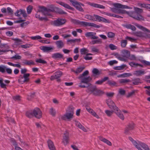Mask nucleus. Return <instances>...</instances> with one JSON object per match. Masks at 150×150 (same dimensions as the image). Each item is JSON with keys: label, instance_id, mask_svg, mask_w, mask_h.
Instances as JSON below:
<instances>
[{"label": "nucleus", "instance_id": "nucleus-4", "mask_svg": "<svg viewBox=\"0 0 150 150\" xmlns=\"http://www.w3.org/2000/svg\"><path fill=\"white\" fill-rule=\"evenodd\" d=\"M74 114V110L71 109L70 110L67 111L65 114L61 116V118L63 120H69L73 118Z\"/></svg>", "mask_w": 150, "mask_h": 150}, {"label": "nucleus", "instance_id": "nucleus-55", "mask_svg": "<svg viewBox=\"0 0 150 150\" xmlns=\"http://www.w3.org/2000/svg\"><path fill=\"white\" fill-rule=\"evenodd\" d=\"M36 62L37 63H40L42 64H45L47 63V62L41 59H36Z\"/></svg>", "mask_w": 150, "mask_h": 150}, {"label": "nucleus", "instance_id": "nucleus-33", "mask_svg": "<svg viewBox=\"0 0 150 150\" xmlns=\"http://www.w3.org/2000/svg\"><path fill=\"white\" fill-rule=\"evenodd\" d=\"M108 79V77L106 76L101 80H98L96 82L95 84L98 85H101L103 83Z\"/></svg>", "mask_w": 150, "mask_h": 150}, {"label": "nucleus", "instance_id": "nucleus-30", "mask_svg": "<svg viewBox=\"0 0 150 150\" xmlns=\"http://www.w3.org/2000/svg\"><path fill=\"white\" fill-rule=\"evenodd\" d=\"M70 1L73 6L76 8H77L79 4H81V6H84L83 4L73 0H70Z\"/></svg>", "mask_w": 150, "mask_h": 150}, {"label": "nucleus", "instance_id": "nucleus-6", "mask_svg": "<svg viewBox=\"0 0 150 150\" xmlns=\"http://www.w3.org/2000/svg\"><path fill=\"white\" fill-rule=\"evenodd\" d=\"M69 133L66 131L64 133L63 136L62 143L66 146L69 143Z\"/></svg>", "mask_w": 150, "mask_h": 150}, {"label": "nucleus", "instance_id": "nucleus-14", "mask_svg": "<svg viewBox=\"0 0 150 150\" xmlns=\"http://www.w3.org/2000/svg\"><path fill=\"white\" fill-rule=\"evenodd\" d=\"M134 127V124L132 122L129 124L127 127L126 128L125 131V133L127 134L128 132L129 131L133 129Z\"/></svg>", "mask_w": 150, "mask_h": 150}, {"label": "nucleus", "instance_id": "nucleus-9", "mask_svg": "<svg viewBox=\"0 0 150 150\" xmlns=\"http://www.w3.org/2000/svg\"><path fill=\"white\" fill-rule=\"evenodd\" d=\"M79 23L83 26L93 27L94 28H99L100 27V26L99 25H97L96 24L92 23H88L84 21H80Z\"/></svg>", "mask_w": 150, "mask_h": 150}, {"label": "nucleus", "instance_id": "nucleus-52", "mask_svg": "<svg viewBox=\"0 0 150 150\" xmlns=\"http://www.w3.org/2000/svg\"><path fill=\"white\" fill-rule=\"evenodd\" d=\"M92 73L94 75H99L100 74L98 70L96 68H94L93 69Z\"/></svg>", "mask_w": 150, "mask_h": 150}, {"label": "nucleus", "instance_id": "nucleus-8", "mask_svg": "<svg viewBox=\"0 0 150 150\" xmlns=\"http://www.w3.org/2000/svg\"><path fill=\"white\" fill-rule=\"evenodd\" d=\"M66 22V20L65 19L59 18L54 21L53 24L54 26H59L64 24Z\"/></svg>", "mask_w": 150, "mask_h": 150}, {"label": "nucleus", "instance_id": "nucleus-63", "mask_svg": "<svg viewBox=\"0 0 150 150\" xmlns=\"http://www.w3.org/2000/svg\"><path fill=\"white\" fill-rule=\"evenodd\" d=\"M35 95V93H31L30 95H28V96L27 99L28 100H30L32 98H33Z\"/></svg>", "mask_w": 150, "mask_h": 150}, {"label": "nucleus", "instance_id": "nucleus-37", "mask_svg": "<svg viewBox=\"0 0 150 150\" xmlns=\"http://www.w3.org/2000/svg\"><path fill=\"white\" fill-rule=\"evenodd\" d=\"M76 125L80 129L82 130L85 132H86L87 130L79 122H77L76 123Z\"/></svg>", "mask_w": 150, "mask_h": 150}, {"label": "nucleus", "instance_id": "nucleus-58", "mask_svg": "<svg viewBox=\"0 0 150 150\" xmlns=\"http://www.w3.org/2000/svg\"><path fill=\"white\" fill-rule=\"evenodd\" d=\"M33 9V7L30 5L27 8V12L28 14H30Z\"/></svg>", "mask_w": 150, "mask_h": 150}, {"label": "nucleus", "instance_id": "nucleus-10", "mask_svg": "<svg viewBox=\"0 0 150 150\" xmlns=\"http://www.w3.org/2000/svg\"><path fill=\"white\" fill-rule=\"evenodd\" d=\"M12 71L11 69L8 68L5 66H0V72L2 73H4L6 71L7 74H11L12 73Z\"/></svg>", "mask_w": 150, "mask_h": 150}, {"label": "nucleus", "instance_id": "nucleus-27", "mask_svg": "<svg viewBox=\"0 0 150 150\" xmlns=\"http://www.w3.org/2000/svg\"><path fill=\"white\" fill-rule=\"evenodd\" d=\"M114 6L115 7L117 8L128 9L129 8V7L127 6L122 5L121 4L119 3H115L114 4Z\"/></svg>", "mask_w": 150, "mask_h": 150}, {"label": "nucleus", "instance_id": "nucleus-39", "mask_svg": "<svg viewBox=\"0 0 150 150\" xmlns=\"http://www.w3.org/2000/svg\"><path fill=\"white\" fill-rule=\"evenodd\" d=\"M80 52L81 53V54L82 55L83 54H86L87 53H88L89 52L88 50L85 48H83L82 49H81L80 50Z\"/></svg>", "mask_w": 150, "mask_h": 150}, {"label": "nucleus", "instance_id": "nucleus-64", "mask_svg": "<svg viewBox=\"0 0 150 150\" xmlns=\"http://www.w3.org/2000/svg\"><path fill=\"white\" fill-rule=\"evenodd\" d=\"M109 47L110 49L112 50H115L117 48V47L112 44H110Z\"/></svg>", "mask_w": 150, "mask_h": 150}, {"label": "nucleus", "instance_id": "nucleus-59", "mask_svg": "<svg viewBox=\"0 0 150 150\" xmlns=\"http://www.w3.org/2000/svg\"><path fill=\"white\" fill-rule=\"evenodd\" d=\"M33 45L32 44H26L25 45H21V47L24 48H29L32 47Z\"/></svg>", "mask_w": 150, "mask_h": 150}, {"label": "nucleus", "instance_id": "nucleus-12", "mask_svg": "<svg viewBox=\"0 0 150 150\" xmlns=\"http://www.w3.org/2000/svg\"><path fill=\"white\" fill-rule=\"evenodd\" d=\"M106 103L109 108L113 110H115L116 109H118V107L115 105L113 101L111 100H107Z\"/></svg>", "mask_w": 150, "mask_h": 150}, {"label": "nucleus", "instance_id": "nucleus-36", "mask_svg": "<svg viewBox=\"0 0 150 150\" xmlns=\"http://www.w3.org/2000/svg\"><path fill=\"white\" fill-rule=\"evenodd\" d=\"M84 68L85 67H80L77 68L76 71L72 70V71L76 74H78L82 72Z\"/></svg>", "mask_w": 150, "mask_h": 150}, {"label": "nucleus", "instance_id": "nucleus-26", "mask_svg": "<svg viewBox=\"0 0 150 150\" xmlns=\"http://www.w3.org/2000/svg\"><path fill=\"white\" fill-rule=\"evenodd\" d=\"M22 63L25 65H35V63L33 61L30 60H28L25 59H23L22 60Z\"/></svg>", "mask_w": 150, "mask_h": 150}, {"label": "nucleus", "instance_id": "nucleus-22", "mask_svg": "<svg viewBox=\"0 0 150 150\" xmlns=\"http://www.w3.org/2000/svg\"><path fill=\"white\" fill-rule=\"evenodd\" d=\"M47 142L48 147L50 150H55L54 143L51 140H48Z\"/></svg>", "mask_w": 150, "mask_h": 150}, {"label": "nucleus", "instance_id": "nucleus-54", "mask_svg": "<svg viewBox=\"0 0 150 150\" xmlns=\"http://www.w3.org/2000/svg\"><path fill=\"white\" fill-rule=\"evenodd\" d=\"M114 110L111 111L108 110H106L105 111V113L107 115L108 117L111 116L113 114Z\"/></svg>", "mask_w": 150, "mask_h": 150}, {"label": "nucleus", "instance_id": "nucleus-7", "mask_svg": "<svg viewBox=\"0 0 150 150\" xmlns=\"http://www.w3.org/2000/svg\"><path fill=\"white\" fill-rule=\"evenodd\" d=\"M62 75V71H59L55 72L54 74L51 76L50 77V80L51 81L53 80L54 79H57V81L58 82L60 81V79H58Z\"/></svg>", "mask_w": 150, "mask_h": 150}, {"label": "nucleus", "instance_id": "nucleus-13", "mask_svg": "<svg viewBox=\"0 0 150 150\" xmlns=\"http://www.w3.org/2000/svg\"><path fill=\"white\" fill-rule=\"evenodd\" d=\"M86 109L87 111L92 115L93 116L97 119H99L100 117L97 113L90 107L86 106Z\"/></svg>", "mask_w": 150, "mask_h": 150}, {"label": "nucleus", "instance_id": "nucleus-16", "mask_svg": "<svg viewBox=\"0 0 150 150\" xmlns=\"http://www.w3.org/2000/svg\"><path fill=\"white\" fill-rule=\"evenodd\" d=\"M114 112L117 116L122 120H123L124 119V117L122 114L120 110L118 108L117 109H116L114 110Z\"/></svg>", "mask_w": 150, "mask_h": 150}, {"label": "nucleus", "instance_id": "nucleus-41", "mask_svg": "<svg viewBox=\"0 0 150 150\" xmlns=\"http://www.w3.org/2000/svg\"><path fill=\"white\" fill-rule=\"evenodd\" d=\"M130 81H131L130 80L126 79H122L119 80L120 83L123 84H125Z\"/></svg>", "mask_w": 150, "mask_h": 150}, {"label": "nucleus", "instance_id": "nucleus-11", "mask_svg": "<svg viewBox=\"0 0 150 150\" xmlns=\"http://www.w3.org/2000/svg\"><path fill=\"white\" fill-rule=\"evenodd\" d=\"M34 116L37 118H40L42 117V113L40 110L36 108L33 110Z\"/></svg>", "mask_w": 150, "mask_h": 150}, {"label": "nucleus", "instance_id": "nucleus-23", "mask_svg": "<svg viewBox=\"0 0 150 150\" xmlns=\"http://www.w3.org/2000/svg\"><path fill=\"white\" fill-rule=\"evenodd\" d=\"M63 55L60 53H55L52 54V57L54 59H60L63 58Z\"/></svg>", "mask_w": 150, "mask_h": 150}, {"label": "nucleus", "instance_id": "nucleus-46", "mask_svg": "<svg viewBox=\"0 0 150 150\" xmlns=\"http://www.w3.org/2000/svg\"><path fill=\"white\" fill-rule=\"evenodd\" d=\"M50 114L53 116H54L56 114L55 110L53 108H50L49 110Z\"/></svg>", "mask_w": 150, "mask_h": 150}, {"label": "nucleus", "instance_id": "nucleus-1", "mask_svg": "<svg viewBox=\"0 0 150 150\" xmlns=\"http://www.w3.org/2000/svg\"><path fill=\"white\" fill-rule=\"evenodd\" d=\"M88 71L86 70L84 72L83 74L80 75L78 78L81 80V83L79 86L81 88L88 87L86 91L89 92H91V93H93L95 91L96 89V86H90L91 84L88 83L92 80V78L90 76H86V75L88 74Z\"/></svg>", "mask_w": 150, "mask_h": 150}, {"label": "nucleus", "instance_id": "nucleus-25", "mask_svg": "<svg viewBox=\"0 0 150 150\" xmlns=\"http://www.w3.org/2000/svg\"><path fill=\"white\" fill-rule=\"evenodd\" d=\"M40 10L39 11V12H41L44 14L45 15H50L49 13H47V8L43 6H40L39 7Z\"/></svg>", "mask_w": 150, "mask_h": 150}, {"label": "nucleus", "instance_id": "nucleus-3", "mask_svg": "<svg viewBox=\"0 0 150 150\" xmlns=\"http://www.w3.org/2000/svg\"><path fill=\"white\" fill-rule=\"evenodd\" d=\"M129 139L132 142L133 144L138 150H143L140 148V146H141L145 150H149V148L148 146L145 144L141 142H139L138 143H137L130 137H129Z\"/></svg>", "mask_w": 150, "mask_h": 150}, {"label": "nucleus", "instance_id": "nucleus-47", "mask_svg": "<svg viewBox=\"0 0 150 150\" xmlns=\"http://www.w3.org/2000/svg\"><path fill=\"white\" fill-rule=\"evenodd\" d=\"M126 27L128 29H129L133 31L135 30L136 28L135 27L131 24H128L126 25Z\"/></svg>", "mask_w": 150, "mask_h": 150}, {"label": "nucleus", "instance_id": "nucleus-57", "mask_svg": "<svg viewBox=\"0 0 150 150\" xmlns=\"http://www.w3.org/2000/svg\"><path fill=\"white\" fill-rule=\"evenodd\" d=\"M30 38L33 40H38L42 38L39 35H36L35 36H32L30 37Z\"/></svg>", "mask_w": 150, "mask_h": 150}, {"label": "nucleus", "instance_id": "nucleus-18", "mask_svg": "<svg viewBox=\"0 0 150 150\" xmlns=\"http://www.w3.org/2000/svg\"><path fill=\"white\" fill-rule=\"evenodd\" d=\"M93 16L96 19V20H95V21H102L104 22H107L108 21L106 19L98 15L94 14Z\"/></svg>", "mask_w": 150, "mask_h": 150}, {"label": "nucleus", "instance_id": "nucleus-17", "mask_svg": "<svg viewBox=\"0 0 150 150\" xmlns=\"http://www.w3.org/2000/svg\"><path fill=\"white\" fill-rule=\"evenodd\" d=\"M134 25L138 28L140 30H142L144 32H146L148 33H150V30H149L147 29L146 28L144 27L139 24L137 23H135L134 24Z\"/></svg>", "mask_w": 150, "mask_h": 150}, {"label": "nucleus", "instance_id": "nucleus-19", "mask_svg": "<svg viewBox=\"0 0 150 150\" xmlns=\"http://www.w3.org/2000/svg\"><path fill=\"white\" fill-rule=\"evenodd\" d=\"M21 14H23V16L24 17L26 16V14L25 11L22 10H17L16 12L15 13V15L17 16H19Z\"/></svg>", "mask_w": 150, "mask_h": 150}, {"label": "nucleus", "instance_id": "nucleus-21", "mask_svg": "<svg viewBox=\"0 0 150 150\" xmlns=\"http://www.w3.org/2000/svg\"><path fill=\"white\" fill-rule=\"evenodd\" d=\"M89 4L90 6L95 8H100L101 9H105V7L104 6H103V5L97 4L90 3Z\"/></svg>", "mask_w": 150, "mask_h": 150}, {"label": "nucleus", "instance_id": "nucleus-61", "mask_svg": "<svg viewBox=\"0 0 150 150\" xmlns=\"http://www.w3.org/2000/svg\"><path fill=\"white\" fill-rule=\"evenodd\" d=\"M3 79H0V86L1 88H6V85L4 84L3 83Z\"/></svg>", "mask_w": 150, "mask_h": 150}, {"label": "nucleus", "instance_id": "nucleus-38", "mask_svg": "<svg viewBox=\"0 0 150 150\" xmlns=\"http://www.w3.org/2000/svg\"><path fill=\"white\" fill-rule=\"evenodd\" d=\"M41 49L45 52H48L52 50V48L49 47L42 46Z\"/></svg>", "mask_w": 150, "mask_h": 150}, {"label": "nucleus", "instance_id": "nucleus-45", "mask_svg": "<svg viewBox=\"0 0 150 150\" xmlns=\"http://www.w3.org/2000/svg\"><path fill=\"white\" fill-rule=\"evenodd\" d=\"M120 43L121 47L124 48L126 47L127 44V41L126 40H121Z\"/></svg>", "mask_w": 150, "mask_h": 150}, {"label": "nucleus", "instance_id": "nucleus-60", "mask_svg": "<svg viewBox=\"0 0 150 150\" xmlns=\"http://www.w3.org/2000/svg\"><path fill=\"white\" fill-rule=\"evenodd\" d=\"M13 142V144L14 145H15V149L16 150H23L21 149V148L17 146H16L17 145L16 142L14 139L12 140Z\"/></svg>", "mask_w": 150, "mask_h": 150}, {"label": "nucleus", "instance_id": "nucleus-40", "mask_svg": "<svg viewBox=\"0 0 150 150\" xmlns=\"http://www.w3.org/2000/svg\"><path fill=\"white\" fill-rule=\"evenodd\" d=\"M26 115L29 118L32 117L34 116L33 114V110L29 111L26 112Z\"/></svg>", "mask_w": 150, "mask_h": 150}, {"label": "nucleus", "instance_id": "nucleus-34", "mask_svg": "<svg viewBox=\"0 0 150 150\" xmlns=\"http://www.w3.org/2000/svg\"><path fill=\"white\" fill-rule=\"evenodd\" d=\"M104 93V92L100 90L96 89L93 94L95 96H100Z\"/></svg>", "mask_w": 150, "mask_h": 150}, {"label": "nucleus", "instance_id": "nucleus-56", "mask_svg": "<svg viewBox=\"0 0 150 150\" xmlns=\"http://www.w3.org/2000/svg\"><path fill=\"white\" fill-rule=\"evenodd\" d=\"M80 39H68L67 40V42H70L71 43H74L76 42H80Z\"/></svg>", "mask_w": 150, "mask_h": 150}, {"label": "nucleus", "instance_id": "nucleus-44", "mask_svg": "<svg viewBox=\"0 0 150 150\" xmlns=\"http://www.w3.org/2000/svg\"><path fill=\"white\" fill-rule=\"evenodd\" d=\"M35 125L37 128L42 129H44L45 127V126L40 122H36L35 123Z\"/></svg>", "mask_w": 150, "mask_h": 150}, {"label": "nucleus", "instance_id": "nucleus-20", "mask_svg": "<svg viewBox=\"0 0 150 150\" xmlns=\"http://www.w3.org/2000/svg\"><path fill=\"white\" fill-rule=\"evenodd\" d=\"M99 139L101 141L104 143L108 145L109 146H111L112 145V143L110 141L106 139L105 138L101 136L99 137Z\"/></svg>", "mask_w": 150, "mask_h": 150}, {"label": "nucleus", "instance_id": "nucleus-48", "mask_svg": "<svg viewBox=\"0 0 150 150\" xmlns=\"http://www.w3.org/2000/svg\"><path fill=\"white\" fill-rule=\"evenodd\" d=\"M132 83L134 85H138L139 83H141L140 80L139 78H137L133 80L132 81Z\"/></svg>", "mask_w": 150, "mask_h": 150}, {"label": "nucleus", "instance_id": "nucleus-42", "mask_svg": "<svg viewBox=\"0 0 150 150\" xmlns=\"http://www.w3.org/2000/svg\"><path fill=\"white\" fill-rule=\"evenodd\" d=\"M129 64L131 66L134 67H136L137 66H139L141 67H143L142 65L138 63H135L133 62L129 63Z\"/></svg>", "mask_w": 150, "mask_h": 150}, {"label": "nucleus", "instance_id": "nucleus-15", "mask_svg": "<svg viewBox=\"0 0 150 150\" xmlns=\"http://www.w3.org/2000/svg\"><path fill=\"white\" fill-rule=\"evenodd\" d=\"M96 34L95 33L89 32L86 33L85 35L87 37H91V38L92 39H97L98 37L95 35Z\"/></svg>", "mask_w": 150, "mask_h": 150}, {"label": "nucleus", "instance_id": "nucleus-5", "mask_svg": "<svg viewBox=\"0 0 150 150\" xmlns=\"http://www.w3.org/2000/svg\"><path fill=\"white\" fill-rule=\"evenodd\" d=\"M30 76V74L29 73L24 74L23 76L21 75L18 79V82L21 84L24 83L28 82L29 81V77Z\"/></svg>", "mask_w": 150, "mask_h": 150}, {"label": "nucleus", "instance_id": "nucleus-29", "mask_svg": "<svg viewBox=\"0 0 150 150\" xmlns=\"http://www.w3.org/2000/svg\"><path fill=\"white\" fill-rule=\"evenodd\" d=\"M145 73V72L144 71L139 70L135 71L134 73V74L137 76H140L144 75Z\"/></svg>", "mask_w": 150, "mask_h": 150}, {"label": "nucleus", "instance_id": "nucleus-49", "mask_svg": "<svg viewBox=\"0 0 150 150\" xmlns=\"http://www.w3.org/2000/svg\"><path fill=\"white\" fill-rule=\"evenodd\" d=\"M85 18L91 21H95V18L93 16H92L90 15L87 14L85 16Z\"/></svg>", "mask_w": 150, "mask_h": 150}, {"label": "nucleus", "instance_id": "nucleus-24", "mask_svg": "<svg viewBox=\"0 0 150 150\" xmlns=\"http://www.w3.org/2000/svg\"><path fill=\"white\" fill-rule=\"evenodd\" d=\"M55 6L53 5H51L47 8V13L50 12H55L56 8Z\"/></svg>", "mask_w": 150, "mask_h": 150}, {"label": "nucleus", "instance_id": "nucleus-43", "mask_svg": "<svg viewBox=\"0 0 150 150\" xmlns=\"http://www.w3.org/2000/svg\"><path fill=\"white\" fill-rule=\"evenodd\" d=\"M136 36L141 37H145V34L141 31L137 32L135 33Z\"/></svg>", "mask_w": 150, "mask_h": 150}, {"label": "nucleus", "instance_id": "nucleus-31", "mask_svg": "<svg viewBox=\"0 0 150 150\" xmlns=\"http://www.w3.org/2000/svg\"><path fill=\"white\" fill-rule=\"evenodd\" d=\"M55 13L60 14H67V13L64 12L62 9L57 7H56Z\"/></svg>", "mask_w": 150, "mask_h": 150}, {"label": "nucleus", "instance_id": "nucleus-50", "mask_svg": "<svg viewBox=\"0 0 150 150\" xmlns=\"http://www.w3.org/2000/svg\"><path fill=\"white\" fill-rule=\"evenodd\" d=\"M125 67V65L122 64L120 66L115 67L114 69L116 70H122Z\"/></svg>", "mask_w": 150, "mask_h": 150}, {"label": "nucleus", "instance_id": "nucleus-2", "mask_svg": "<svg viewBox=\"0 0 150 150\" xmlns=\"http://www.w3.org/2000/svg\"><path fill=\"white\" fill-rule=\"evenodd\" d=\"M134 11L129 13V16L134 19L139 21H144V18L140 13L143 12L142 9L137 7H134Z\"/></svg>", "mask_w": 150, "mask_h": 150}, {"label": "nucleus", "instance_id": "nucleus-32", "mask_svg": "<svg viewBox=\"0 0 150 150\" xmlns=\"http://www.w3.org/2000/svg\"><path fill=\"white\" fill-rule=\"evenodd\" d=\"M58 3H59L61 5L68 9L72 10L73 9V8L71 7L69 5L63 2L60 1L58 2Z\"/></svg>", "mask_w": 150, "mask_h": 150}, {"label": "nucleus", "instance_id": "nucleus-62", "mask_svg": "<svg viewBox=\"0 0 150 150\" xmlns=\"http://www.w3.org/2000/svg\"><path fill=\"white\" fill-rule=\"evenodd\" d=\"M119 93L121 95H124L125 93V91L123 89L120 88L119 90Z\"/></svg>", "mask_w": 150, "mask_h": 150}, {"label": "nucleus", "instance_id": "nucleus-28", "mask_svg": "<svg viewBox=\"0 0 150 150\" xmlns=\"http://www.w3.org/2000/svg\"><path fill=\"white\" fill-rule=\"evenodd\" d=\"M55 44L57 47L58 48H62L64 47V44L63 42L61 40L57 41L55 42Z\"/></svg>", "mask_w": 150, "mask_h": 150}, {"label": "nucleus", "instance_id": "nucleus-35", "mask_svg": "<svg viewBox=\"0 0 150 150\" xmlns=\"http://www.w3.org/2000/svg\"><path fill=\"white\" fill-rule=\"evenodd\" d=\"M122 53L124 56L126 58H128L130 56V52L127 50H123L122 51Z\"/></svg>", "mask_w": 150, "mask_h": 150}, {"label": "nucleus", "instance_id": "nucleus-51", "mask_svg": "<svg viewBox=\"0 0 150 150\" xmlns=\"http://www.w3.org/2000/svg\"><path fill=\"white\" fill-rule=\"evenodd\" d=\"M107 83L110 86H115L116 85V83L115 81L112 80H108V81Z\"/></svg>", "mask_w": 150, "mask_h": 150}, {"label": "nucleus", "instance_id": "nucleus-53", "mask_svg": "<svg viewBox=\"0 0 150 150\" xmlns=\"http://www.w3.org/2000/svg\"><path fill=\"white\" fill-rule=\"evenodd\" d=\"M115 35V34L111 32H109L107 33L108 37L109 38H114Z\"/></svg>", "mask_w": 150, "mask_h": 150}]
</instances>
